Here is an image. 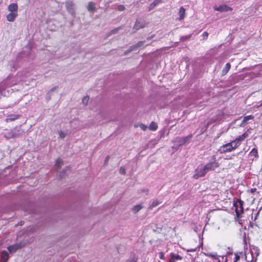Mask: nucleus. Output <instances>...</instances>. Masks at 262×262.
I'll return each mask as SVG.
<instances>
[{
	"instance_id": "nucleus-4",
	"label": "nucleus",
	"mask_w": 262,
	"mask_h": 262,
	"mask_svg": "<svg viewBox=\"0 0 262 262\" xmlns=\"http://www.w3.org/2000/svg\"><path fill=\"white\" fill-rule=\"evenodd\" d=\"M145 42V41H139L136 45H134L132 47H130V48L127 50V51H126L125 52H124V54H128V53L130 52L131 51H135V50H137V49H138L139 48H140V47H144V43ZM148 43H147L145 45V46L148 45Z\"/></svg>"
},
{
	"instance_id": "nucleus-43",
	"label": "nucleus",
	"mask_w": 262,
	"mask_h": 262,
	"mask_svg": "<svg viewBox=\"0 0 262 262\" xmlns=\"http://www.w3.org/2000/svg\"><path fill=\"white\" fill-rule=\"evenodd\" d=\"M256 190V189L254 188H252L250 190V192L252 193H253L254 192H255Z\"/></svg>"
},
{
	"instance_id": "nucleus-31",
	"label": "nucleus",
	"mask_w": 262,
	"mask_h": 262,
	"mask_svg": "<svg viewBox=\"0 0 262 262\" xmlns=\"http://www.w3.org/2000/svg\"><path fill=\"white\" fill-rule=\"evenodd\" d=\"M89 97L88 96H85L83 98L82 102L84 105H86L89 102Z\"/></svg>"
},
{
	"instance_id": "nucleus-6",
	"label": "nucleus",
	"mask_w": 262,
	"mask_h": 262,
	"mask_svg": "<svg viewBox=\"0 0 262 262\" xmlns=\"http://www.w3.org/2000/svg\"><path fill=\"white\" fill-rule=\"evenodd\" d=\"M66 7L68 11L73 16L75 15L74 4L72 2L67 1L66 2Z\"/></svg>"
},
{
	"instance_id": "nucleus-14",
	"label": "nucleus",
	"mask_w": 262,
	"mask_h": 262,
	"mask_svg": "<svg viewBox=\"0 0 262 262\" xmlns=\"http://www.w3.org/2000/svg\"><path fill=\"white\" fill-rule=\"evenodd\" d=\"M18 6L16 4L12 3L9 5L8 6V10L10 12H17Z\"/></svg>"
},
{
	"instance_id": "nucleus-15",
	"label": "nucleus",
	"mask_w": 262,
	"mask_h": 262,
	"mask_svg": "<svg viewBox=\"0 0 262 262\" xmlns=\"http://www.w3.org/2000/svg\"><path fill=\"white\" fill-rule=\"evenodd\" d=\"M179 17L178 18L179 20H182L185 17V9L183 7H181L180 8L179 12Z\"/></svg>"
},
{
	"instance_id": "nucleus-27",
	"label": "nucleus",
	"mask_w": 262,
	"mask_h": 262,
	"mask_svg": "<svg viewBox=\"0 0 262 262\" xmlns=\"http://www.w3.org/2000/svg\"><path fill=\"white\" fill-rule=\"evenodd\" d=\"M157 127H158V126H157V123H156L154 122H152L149 126V129L151 130H153V131L156 130L157 129Z\"/></svg>"
},
{
	"instance_id": "nucleus-22",
	"label": "nucleus",
	"mask_w": 262,
	"mask_h": 262,
	"mask_svg": "<svg viewBox=\"0 0 262 262\" xmlns=\"http://www.w3.org/2000/svg\"><path fill=\"white\" fill-rule=\"evenodd\" d=\"M253 118L254 116H253L252 115H249L245 117L243 120L241 125L243 126L245 125L248 120L253 119Z\"/></svg>"
},
{
	"instance_id": "nucleus-26",
	"label": "nucleus",
	"mask_w": 262,
	"mask_h": 262,
	"mask_svg": "<svg viewBox=\"0 0 262 262\" xmlns=\"http://www.w3.org/2000/svg\"><path fill=\"white\" fill-rule=\"evenodd\" d=\"M138 260L137 257L134 254H132L128 259L127 260L128 262H137Z\"/></svg>"
},
{
	"instance_id": "nucleus-36",
	"label": "nucleus",
	"mask_w": 262,
	"mask_h": 262,
	"mask_svg": "<svg viewBox=\"0 0 262 262\" xmlns=\"http://www.w3.org/2000/svg\"><path fill=\"white\" fill-rule=\"evenodd\" d=\"M199 248V247H195L194 248H190L186 249V251L189 252H195L196 251L197 249Z\"/></svg>"
},
{
	"instance_id": "nucleus-5",
	"label": "nucleus",
	"mask_w": 262,
	"mask_h": 262,
	"mask_svg": "<svg viewBox=\"0 0 262 262\" xmlns=\"http://www.w3.org/2000/svg\"><path fill=\"white\" fill-rule=\"evenodd\" d=\"M213 9L215 11L220 12H227L232 10V9L227 5H222L219 6H215L213 7Z\"/></svg>"
},
{
	"instance_id": "nucleus-19",
	"label": "nucleus",
	"mask_w": 262,
	"mask_h": 262,
	"mask_svg": "<svg viewBox=\"0 0 262 262\" xmlns=\"http://www.w3.org/2000/svg\"><path fill=\"white\" fill-rule=\"evenodd\" d=\"M15 84V83H9L8 82V80L5 82L4 83L2 84L0 86V93H2V91L5 89V88L7 86H11Z\"/></svg>"
},
{
	"instance_id": "nucleus-17",
	"label": "nucleus",
	"mask_w": 262,
	"mask_h": 262,
	"mask_svg": "<svg viewBox=\"0 0 262 262\" xmlns=\"http://www.w3.org/2000/svg\"><path fill=\"white\" fill-rule=\"evenodd\" d=\"M143 204H140L135 205L132 209V212L134 213H136L138 212H139L141 209H142L143 208Z\"/></svg>"
},
{
	"instance_id": "nucleus-34",
	"label": "nucleus",
	"mask_w": 262,
	"mask_h": 262,
	"mask_svg": "<svg viewBox=\"0 0 262 262\" xmlns=\"http://www.w3.org/2000/svg\"><path fill=\"white\" fill-rule=\"evenodd\" d=\"M58 134H59V137L61 138H64L66 137V134L61 130H59L58 132Z\"/></svg>"
},
{
	"instance_id": "nucleus-44",
	"label": "nucleus",
	"mask_w": 262,
	"mask_h": 262,
	"mask_svg": "<svg viewBox=\"0 0 262 262\" xmlns=\"http://www.w3.org/2000/svg\"><path fill=\"white\" fill-rule=\"evenodd\" d=\"M13 137H14V136L13 135V134L11 133H10L8 138H13Z\"/></svg>"
},
{
	"instance_id": "nucleus-13",
	"label": "nucleus",
	"mask_w": 262,
	"mask_h": 262,
	"mask_svg": "<svg viewBox=\"0 0 262 262\" xmlns=\"http://www.w3.org/2000/svg\"><path fill=\"white\" fill-rule=\"evenodd\" d=\"M17 16V12H10L7 15V19L9 21H13Z\"/></svg>"
},
{
	"instance_id": "nucleus-32",
	"label": "nucleus",
	"mask_w": 262,
	"mask_h": 262,
	"mask_svg": "<svg viewBox=\"0 0 262 262\" xmlns=\"http://www.w3.org/2000/svg\"><path fill=\"white\" fill-rule=\"evenodd\" d=\"M234 258L233 259V262H237L240 258V256L238 253H236L234 254Z\"/></svg>"
},
{
	"instance_id": "nucleus-21",
	"label": "nucleus",
	"mask_w": 262,
	"mask_h": 262,
	"mask_svg": "<svg viewBox=\"0 0 262 262\" xmlns=\"http://www.w3.org/2000/svg\"><path fill=\"white\" fill-rule=\"evenodd\" d=\"M229 143L231 145V146H232L233 150L235 149L241 144L240 142L236 139L235 140L230 142Z\"/></svg>"
},
{
	"instance_id": "nucleus-1",
	"label": "nucleus",
	"mask_w": 262,
	"mask_h": 262,
	"mask_svg": "<svg viewBox=\"0 0 262 262\" xmlns=\"http://www.w3.org/2000/svg\"><path fill=\"white\" fill-rule=\"evenodd\" d=\"M219 166V164L216 161V157L215 156H213L210 161L204 166L208 172L209 171L214 170L216 168L218 167Z\"/></svg>"
},
{
	"instance_id": "nucleus-40",
	"label": "nucleus",
	"mask_w": 262,
	"mask_h": 262,
	"mask_svg": "<svg viewBox=\"0 0 262 262\" xmlns=\"http://www.w3.org/2000/svg\"><path fill=\"white\" fill-rule=\"evenodd\" d=\"M141 191L142 192L144 193L145 194H147L148 193V190L147 189H142Z\"/></svg>"
},
{
	"instance_id": "nucleus-7",
	"label": "nucleus",
	"mask_w": 262,
	"mask_h": 262,
	"mask_svg": "<svg viewBox=\"0 0 262 262\" xmlns=\"http://www.w3.org/2000/svg\"><path fill=\"white\" fill-rule=\"evenodd\" d=\"M232 150V146H231L230 143H228L221 146L219 149V151L221 153H224L226 152H230Z\"/></svg>"
},
{
	"instance_id": "nucleus-29",
	"label": "nucleus",
	"mask_w": 262,
	"mask_h": 262,
	"mask_svg": "<svg viewBox=\"0 0 262 262\" xmlns=\"http://www.w3.org/2000/svg\"><path fill=\"white\" fill-rule=\"evenodd\" d=\"M231 68V66L229 63H226L225 67L223 70V73L224 74H226L227 73V72L229 71L230 69Z\"/></svg>"
},
{
	"instance_id": "nucleus-23",
	"label": "nucleus",
	"mask_w": 262,
	"mask_h": 262,
	"mask_svg": "<svg viewBox=\"0 0 262 262\" xmlns=\"http://www.w3.org/2000/svg\"><path fill=\"white\" fill-rule=\"evenodd\" d=\"M249 156L251 157H254L255 158H257L258 157L257 150L255 148H253L249 153Z\"/></svg>"
},
{
	"instance_id": "nucleus-42",
	"label": "nucleus",
	"mask_w": 262,
	"mask_h": 262,
	"mask_svg": "<svg viewBox=\"0 0 262 262\" xmlns=\"http://www.w3.org/2000/svg\"><path fill=\"white\" fill-rule=\"evenodd\" d=\"M118 30H119V28H116L112 31V33H117V32L118 31Z\"/></svg>"
},
{
	"instance_id": "nucleus-11",
	"label": "nucleus",
	"mask_w": 262,
	"mask_h": 262,
	"mask_svg": "<svg viewBox=\"0 0 262 262\" xmlns=\"http://www.w3.org/2000/svg\"><path fill=\"white\" fill-rule=\"evenodd\" d=\"M182 259V258L180 255L171 253L170 258L169 259L168 262H176L177 260H180Z\"/></svg>"
},
{
	"instance_id": "nucleus-37",
	"label": "nucleus",
	"mask_w": 262,
	"mask_h": 262,
	"mask_svg": "<svg viewBox=\"0 0 262 262\" xmlns=\"http://www.w3.org/2000/svg\"><path fill=\"white\" fill-rule=\"evenodd\" d=\"M117 9L119 11H122L125 9V7L123 5H119Z\"/></svg>"
},
{
	"instance_id": "nucleus-3",
	"label": "nucleus",
	"mask_w": 262,
	"mask_h": 262,
	"mask_svg": "<svg viewBox=\"0 0 262 262\" xmlns=\"http://www.w3.org/2000/svg\"><path fill=\"white\" fill-rule=\"evenodd\" d=\"M207 172L205 167L203 165H200L195 169V173L193 177L194 179H198L199 178L205 176Z\"/></svg>"
},
{
	"instance_id": "nucleus-41",
	"label": "nucleus",
	"mask_w": 262,
	"mask_h": 262,
	"mask_svg": "<svg viewBox=\"0 0 262 262\" xmlns=\"http://www.w3.org/2000/svg\"><path fill=\"white\" fill-rule=\"evenodd\" d=\"M203 36L204 38H207L208 37V34L207 32H205L203 33Z\"/></svg>"
},
{
	"instance_id": "nucleus-39",
	"label": "nucleus",
	"mask_w": 262,
	"mask_h": 262,
	"mask_svg": "<svg viewBox=\"0 0 262 262\" xmlns=\"http://www.w3.org/2000/svg\"><path fill=\"white\" fill-rule=\"evenodd\" d=\"M159 257L160 259H164V253L163 252H160L159 253Z\"/></svg>"
},
{
	"instance_id": "nucleus-8",
	"label": "nucleus",
	"mask_w": 262,
	"mask_h": 262,
	"mask_svg": "<svg viewBox=\"0 0 262 262\" xmlns=\"http://www.w3.org/2000/svg\"><path fill=\"white\" fill-rule=\"evenodd\" d=\"M24 246V245H22L21 243L16 244L15 245L8 247L7 249L9 252L14 253L17 250L22 248Z\"/></svg>"
},
{
	"instance_id": "nucleus-24",
	"label": "nucleus",
	"mask_w": 262,
	"mask_h": 262,
	"mask_svg": "<svg viewBox=\"0 0 262 262\" xmlns=\"http://www.w3.org/2000/svg\"><path fill=\"white\" fill-rule=\"evenodd\" d=\"M161 203V202H160L159 201L157 200H154L152 203L150 204V205L149 207V209H152L154 207L157 206L159 204Z\"/></svg>"
},
{
	"instance_id": "nucleus-25",
	"label": "nucleus",
	"mask_w": 262,
	"mask_h": 262,
	"mask_svg": "<svg viewBox=\"0 0 262 262\" xmlns=\"http://www.w3.org/2000/svg\"><path fill=\"white\" fill-rule=\"evenodd\" d=\"M204 254L210 257H212L214 259H217V254L216 253H204Z\"/></svg>"
},
{
	"instance_id": "nucleus-10",
	"label": "nucleus",
	"mask_w": 262,
	"mask_h": 262,
	"mask_svg": "<svg viewBox=\"0 0 262 262\" xmlns=\"http://www.w3.org/2000/svg\"><path fill=\"white\" fill-rule=\"evenodd\" d=\"M191 137V135L182 138H177L176 139V141L179 143L178 145L179 146L182 145L184 144L185 143L187 142L189 140V139Z\"/></svg>"
},
{
	"instance_id": "nucleus-20",
	"label": "nucleus",
	"mask_w": 262,
	"mask_h": 262,
	"mask_svg": "<svg viewBox=\"0 0 262 262\" xmlns=\"http://www.w3.org/2000/svg\"><path fill=\"white\" fill-rule=\"evenodd\" d=\"M87 9L89 11H94L95 10V4L92 2L88 4Z\"/></svg>"
},
{
	"instance_id": "nucleus-35",
	"label": "nucleus",
	"mask_w": 262,
	"mask_h": 262,
	"mask_svg": "<svg viewBox=\"0 0 262 262\" xmlns=\"http://www.w3.org/2000/svg\"><path fill=\"white\" fill-rule=\"evenodd\" d=\"M119 172L122 174H125V169L123 167H121L119 170Z\"/></svg>"
},
{
	"instance_id": "nucleus-12",
	"label": "nucleus",
	"mask_w": 262,
	"mask_h": 262,
	"mask_svg": "<svg viewBox=\"0 0 262 262\" xmlns=\"http://www.w3.org/2000/svg\"><path fill=\"white\" fill-rule=\"evenodd\" d=\"M145 22L142 20H137L134 25V28L136 30H138L140 28H143L145 26Z\"/></svg>"
},
{
	"instance_id": "nucleus-30",
	"label": "nucleus",
	"mask_w": 262,
	"mask_h": 262,
	"mask_svg": "<svg viewBox=\"0 0 262 262\" xmlns=\"http://www.w3.org/2000/svg\"><path fill=\"white\" fill-rule=\"evenodd\" d=\"M63 164V161L61 159H58L56 161V163H55V166L58 168H60V167L61 166V165Z\"/></svg>"
},
{
	"instance_id": "nucleus-28",
	"label": "nucleus",
	"mask_w": 262,
	"mask_h": 262,
	"mask_svg": "<svg viewBox=\"0 0 262 262\" xmlns=\"http://www.w3.org/2000/svg\"><path fill=\"white\" fill-rule=\"evenodd\" d=\"M247 136L248 134L247 132H245L242 135L239 136L238 138H237L236 139L238 140V141L240 142L241 141L244 140Z\"/></svg>"
},
{
	"instance_id": "nucleus-9",
	"label": "nucleus",
	"mask_w": 262,
	"mask_h": 262,
	"mask_svg": "<svg viewBox=\"0 0 262 262\" xmlns=\"http://www.w3.org/2000/svg\"><path fill=\"white\" fill-rule=\"evenodd\" d=\"M250 253L252 257L251 261L255 262L256 260V258H255V259L254 260V256L255 255L256 257H257L259 254L258 248L254 246L252 249H251Z\"/></svg>"
},
{
	"instance_id": "nucleus-33",
	"label": "nucleus",
	"mask_w": 262,
	"mask_h": 262,
	"mask_svg": "<svg viewBox=\"0 0 262 262\" xmlns=\"http://www.w3.org/2000/svg\"><path fill=\"white\" fill-rule=\"evenodd\" d=\"M161 2V0H155L151 5V7H154L156 6L158 3H160Z\"/></svg>"
},
{
	"instance_id": "nucleus-38",
	"label": "nucleus",
	"mask_w": 262,
	"mask_h": 262,
	"mask_svg": "<svg viewBox=\"0 0 262 262\" xmlns=\"http://www.w3.org/2000/svg\"><path fill=\"white\" fill-rule=\"evenodd\" d=\"M139 126L143 130H145L147 128V126L143 124H141Z\"/></svg>"
},
{
	"instance_id": "nucleus-16",
	"label": "nucleus",
	"mask_w": 262,
	"mask_h": 262,
	"mask_svg": "<svg viewBox=\"0 0 262 262\" xmlns=\"http://www.w3.org/2000/svg\"><path fill=\"white\" fill-rule=\"evenodd\" d=\"M19 117V115H18L11 114L9 115L8 117L6 119V121L7 122L9 121H12L18 119Z\"/></svg>"
},
{
	"instance_id": "nucleus-18",
	"label": "nucleus",
	"mask_w": 262,
	"mask_h": 262,
	"mask_svg": "<svg viewBox=\"0 0 262 262\" xmlns=\"http://www.w3.org/2000/svg\"><path fill=\"white\" fill-rule=\"evenodd\" d=\"M9 254L6 251H3L1 253V260L4 262H6L9 259Z\"/></svg>"
},
{
	"instance_id": "nucleus-2",
	"label": "nucleus",
	"mask_w": 262,
	"mask_h": 262,
	"mask_svg": "<svg viewBox=\"0 0 262 262\" xmlns=\"http://www.w3.org/2000/svg\"><path fill=\"white\" fill-rule=\"evenodd\" d=\"M244 202L240 199H237L233 204L234 207L235 208V212L237 217L240 216L241 213L244 211L243 208Z\"/></svg>"
}]
</instances>
